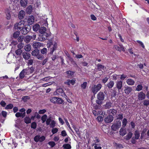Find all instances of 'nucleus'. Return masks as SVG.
<instances>
[{
	"instance_id": "obj_28",
	"label": "nucleus",
	"mask_w": 149,
	"mask_h": 149,
	"mask_svg": "<svg viewBox=\"0 0 149 149\" xmlns=\"http://www.w3.org/2000/svg\"><path fill=\"white\" fill-rule=\"evenodd\" d=\"M30 36L27 35L24 38V41L26 43L29 42L31 40Z\"/></svg>"
},
{
	"instance_id": "obj_37",
	"label": "nucleus",
	"mask_w": 149,
	"mask_h": 149,
	"mask_svg": "<svg viewBox=\"0 0 149 149\" xmlns=\"http://www.w3.org/2000/svg\"><path fill=\"white\" fill-rule=\"evenodd\" d=\"M63 147L64 149H70L71 148L70 145L69 144H64Z\"/></svg>"
},
{
	"instance_id": "obj_4",
	"label": "nucleus",
	"mask_w": 149,
	"mask_h": 149,
	"mask_svg": "<svg viewBox=\"0 0 149 149\" xmlns=\"http://www.w3.org/2000/svg\"><path fill=\"white\" fill-rule=\"evenodd\" d=\"M21 29V33L23 35L27 34L30 30L31 27L29 25H24Z\"/></svg>"
},
{
	"instance_id": "obj_7",
	"label": "nucleus",
	"mask_w": 149,
	"mask_h": 149,
	"mask_svg": "<svg viewBox=\"0 0 149 149\" xmlns=\"http://www.w3.org/2000/svg\"><path fill=\"white\" fill-rule=\"evenodd\" d=\"M121 126V122L120 121H117L116 123L113 124L111 126V130L114 131H116Z\"/></svg>"
},
{
	"instance_id": "obj_1",
	"label": "nucleus",
	"mask_w": 149,
	"mask_h": 149,
	"mask_svg": "<svg viewBox=\"0 0 149 149\" xmlns=\"http://www.w3.org/2000/svg\"><path fill=\"white\" fill-rule=\"evenodd\" d=\"M55 40L54 39L50 40L48 44L49 45L48 47L50 49V53L51 54H52L54 51L57 48V44Z\"/></svg>"
},
{
	"instance_id": "obj_53",
	"label": "nucleus",
	"mask_w": 149,
	"mask_h": 149,
	"mask_svg": "<svg viewBox=\"0 0 149 149\" xmlns=\"http://www.w3.org/2000/svg\"><path fill=\"white\" fill-rule=\"evenodd\" d=\"M24 40V37L23 36H20L18 38V41L19 42H21Z\"/></svg>"
},
{
	"instance_id": "obj_13",
	"label": "nucleus",
	"mask_w": 149,
	"mask_h": 149,
	"mask_svg": "<svg viewBox=\"0 0 149 149\" xmlns=\"http://www.w3.org/2000/svg\"><path fill=\"white\" fill-rule=\"evenodd\" d=\"M42 46V44L39 42H33V47L35 49L39 48Z\"/></svg>"
},
{
	"instance_id": "obj_33",
	"label": "nucleus",
	"mask_w": 149,
	"mask_h": 149,
	"mask_svg": "<svg viewBox=\"0 0 149 149\" xmlns=\"http://www.w3.org/2000/svg\"><path fill=\"white\" fill-rule=\"evenodd\" d=\"M140 132L138 130H136L134 133L135 138L136 139H138L140 136Z\"/></svg>"
},
{
	"instance_id": "obj_35",
	"label": "nucleus",
	"mask_w": 149,
	"mask_h": 149,
	"mask_svg": "<svg viewBox=\"0 0 149 149\" xmlns=\"http://www.w3.org/2000/svg\"><path fill=\"white\" fill-rule=\"evenodd\" d=\"M24 22L23 20H21L18 23H17L18 26L20 27L21 29L24 26Z\"/></svg>"
},
{
	"instance_id": "obj_6",
	"label": "nucleus",
	"mask_w": 149,
	"mask_h": 149,
	"mask_svg": "<svg viewBox=\"0 0 149 149\" xmlns=\"http://www.w3.org/2000/svg\"><path fill=\"white\" fill-rule=\"evenodd\" d=\"M50 100L53 103L59 104H61L63 102V100L61 99L56 97H51Z\"/></svg>"
},
{
	"instance_id": "obj_64",
	"label": "nucleus",
	"mask_w": 149,
	"mask_h": 149,
	"mask_svg": "<svg viewBox=\"0 0 149 149\" xmlns=\"http://www.w3.org/2000/svg\"><path fill=\"white\" fill-rule=\"evenodd\" d=\"M143 104L145 106H148L149 105V100H144L143 101Z\"/></svg>"
},
{
	"instance_id": "obj_10",
	"label": "nucleus",
	"mask_w": 149,
	"mask_h": 149,
	"mask_svg": "<svg viewBox=\"0 0 149 149\" xmlns=\"http://www.w3.org/2000/svg\"><path fill=\"white\" fill-rule=\"evenodd\" d=\"M138 99L142 100L144 99L146 97V95L142 91L138 93Z\"/></svg>"
},
{
	"instance_id": "obj_52",
	"label": "nucleus",
	"mask_w": 149,
	"mask_h": 149,
	"mask_svg": "<svg viewBox=\"0 0 149 149\" xmlns=\"http://www.w3.org/2000/svg\"><path fill=\"white\" fill-rule=\"evenodd\" d=\"M29 99V97L27 96H23L22 98V100L25 102L28 99Z\"/></svg>"
},
{
	"instance_id": "obj_11",
	"label": "nucleus",
	"mask_w": 149,
	"mask_h": 149,
	"mask_svg": "<svg viewBox=\"0 0 149 149\" xmlns=\"http://www.w3.org/2000/svg\"><path fill=\"white\" fill-rule=\"evenodd\" d=\"M116 86L119 92H120V90L123 87V82L121 81H118L116 82Z\"/></svg>"
},
{
	"instance_id": "obj_30",
	"label": "nucleus",
	"mask_w": 149,
	"mask_h": 149,
	"mask_svg": "<svg viewBox=\"0 0 149 149\" xmlns=\"http://www.w3.org/2000/svg\"><path fill=\"white\" fill-rule=\"evenodd\" d=\"M40 26L38 24H36L33 26V30L35 31H37L40 29Z\"/></svg>"
},
{
	"instance_id": "obj_54",
	"label": "nucleus",
	"mask_w": 149,
	"mask_h": 149,
	"mask_svg": "<svg viewBox=\"0 0 149 149\" xmlns=\"http://www.w3.org/2000/svg\"><path fill=\"white\" fill-rule=\"evenodd\" d=\"M87 85V83L86 82H84L83 84L81 85V87L83 89H85L86 88Z\"/></svg>"
},
{
	"instance_id": "obj_60",
	"label": "nucleus",
	"mask_w": 149,
	"mask_h": 149,
	"mask_svg": "<svg viewBox=\"0 0 149 149\" xmlns=\"http://www.w3.org/2000/svg\"><path fill=\"white\" fill-rule=\"evenodd\" d=\"M33 63V60L32 59H30L28 60V65H32Z\"/></svg>"
},
{
	"instance_id": "obj_40",
	"label": "nucleus",
	"mask_w": 149,
	"mask_h": 149,
	"mask_svg": "<svg viewBox=\"0 0 149 149\" xmlns=\"http://www.w3.org/2000/svg\"><path fill=\"white\" fill-rule=\"evenodd\" d=\"M143 86L140 84L136 86L135 90L138 91H139L142 90Z\"/></svg>"
},
{
	"instance_id": "obj_16",
	"label": "nucleus",
	"mask_w": 149,
	"mask_h": 149,
	"mask_svg": "<svg viewBox=\"0 0 149 149\" xmlns=\"http://www.w3.org/2000/svg\"><path fill=\"white\" fill-rule=\"evenodd\" d=\"M25 15V11L23 10H20L18 14V17L19 18L21 19L23 18Z\"/></svg>"
},
{
	"instance_id": "obj_58",
	"label": "nucleus",
	"mask_w": 149,
	"mask_h": 149,
	"mask_svg": "<svg viewBox=\"0 0 149 149\" xmlns=\"http://www.w3.org/2000/svg\"><path fill=\"white\" fill-rule=\"evenodd\" d=\"M23 46L24 44L22 43H19L17 45V47L18 49H21L23 47Z\"/></svg>"
},
{
	"instance_id": "obj_26",
	"label": "nucleus",
	"mask_w": 149,
	"mask_h": 149,
	"mask_svg": "<svg viewBox=\"0 0 149 149\" xmlns=\"http://www.w3.org/2000/svg\"><path fill=\"white\" fill-rule=\"evenodd\" d=\"M56 93L57 94L59 95H61L63 96V95H62V94H63L64 95H65V93H63V89L61 88H59L57 89L56 91Z\"/></svg>"
},
{
	"instance_id": "obj_42",
	"label": "nucleus",
	"mask_w": 149,
	"mask_h": 149,
	"mask_svg": "<svg viewBox=\"0 0 149 149\" xmlns=\"http://www.w3.org/2000/svg\"><path fill=\"white\" fill-rule=\"evenodd\" d=\"M22 52V50L20 49H18L17 50L15 51L16 54L17 55H20Z\"/></svg>"
},
{
	"instance_id": "obj_51",
	"label": "nucleus",
	"mask_w": 149,
	"mask_h": 149,
	"mask_svg": "<svg viewBox=\"0 0 149 149\" xmlns=\"http://www.w3.org/2000/svg\"><path fill=\"white\" fill-rule=\"evenodd\" d=\"M47 49L45 48H44L41 50L40 52L42 54H45L47 53Z\"/></svg>"
},
{
	"instance_id": "obj_21",
	"label": "nucleus",
	"mask_w": 149,
	"mask_h": 149,
	"mask_svg": "<svg viewBox=\"0 0 149 149\" xmlns=\"http://www.w3.org/2000/svg\"><path fill=\"white\" fill-rule=\"evenodd\" d=\"M46 28L44 26H42L39 29V32L40 34H44V33H47L46 32Z\"/></svg>"
},
{
	"instance_id": "obj_57",
	"label": "nucleus",
	"mask_w": 149,
	"mask_h": 149,
	"mask_svg": "<svg viewBox=\"0 0 149 149\" xmlns=\"http://www.w3.org/2000/svg\"><path fill=\"white\" fill-rule=\"evenodd\" d=\"M114 47L117 50H118L119 51H122V49L121 48V47H120L117 45H115Z\"/></svg>"
},
{
	"instance_id": "obj_2",
	"label": "nucleus",
	"mask_w": 149,
	"mask_h": 149,
	"mask_svg": "<svg viewBox=\"0 0 149 149\" xmlns=\"http://www.w3.org/2000/svg\"><path fill=\"white\" fill-rule=\"evenodd\" d=\"M105 95L102 92H99L97 95V100H96V103L99 105H101L102 104V101L104 100Z\"/></svg>"
},
{
	"instance_id": "obj_44",
	"label": "nucleus",
	"mask_w": 149,
	"mask_h": 149,
	"mask_svg": "<svg viewBox=\"0 0 149 149\" xmlns=\"http://www.w3.org/2000/svg\"><path fill=\"white\" fill-rule=\"evenodd\" d=\"M19 34L20 33L19 32L16 31L13 34V36L14 38H17L19 36Z\"/></svg>"
},
{
	"instance_id": "obj_32",
	"label": "nucleus",
	"mask_w": 149,
	"mask_h": 149,
	"mask_svg": "<svg viewBox=\"0 0 149 149\" xmlns=\"http://www.w3.org/2000/svg\"><path fill=\"white\" fill-rule=\"evenodd\" d=\"M15 116L17 117H22V118H23L24 117V113H22L19 112H17Z\"/></svg>"
},
{
	"instance_id": "obj_63",
	"label": "nucleus",
	"mask_w": 149,
	"mask_h": 149,
	"mask_svg": "<svg viewBox=\"0 0 149 149\" xmlns=\"http://www.w3.org/2000/svg\"><path fill=\"white\" fill-rule=\"evenodd\" d=\"M118 78V76L116 74H114L112 76V79L113 80H116Z\"/></svg>"
},
{
	"instance_id": "obj_20",
	"label": "nucleus",
	"mask_w": 149,
	"mask_h": 149,
	"mask_svg": "<svg viewBox=\"0 0 149 149\" xmlns=\"http://www.w3.org/2000/svg\"><path fill=\"white\" fill-rule=\"evenodd\" d=\"M34 21V17L33 15H30L28 19V22L29 24H32Z\"/></svg>"
},
{
	"instance_id": "obj_56",
	"label": "nucleus",
	"mask_w": 149,
	"mask_h": 149,
	"mask_svg": "<svg viewBox=\"0 0 149 149\" xmlns=\"http://www.w3.org/2000/svg\"><path fill=\"white\" fill-rule=\"evenodd\" d=\"M117 119L121 120L123 118V115L122 114H119L116 116Z\"/></svg>"
},
{
	"instance_id": "obj_23",
	"label": "nucleus",
	"mask_w": 149,
	"mask_h": 149,
	"mask_svg": "<svg viewBox=\"0 0 149 149\" xmlns=\"http://www.w3.org/2000/svg\"><path fill=\"white\" fill-rule=\"evenodd\" d=\"M126 83L129 85L132 86L134 85L135 82L133 79H129L127 80Z\"/></svg>"
},
{
	"instance_id": "obj_17",
	"label": "nucleus",
	"mask_w": 149,
	"mask_h": 149,
	"mask_svg": "<svg viewBox=\"0 0 149 149\" xmlns=\"http://www.w3.org/2000/svg\"><path fill=\"white\" fill-rule=\"evenodd\" d=\"M107 112L110 114H111L112 116H114L116 114L117 111L114 109H111L107 110Z\"/></svg>"
},
{
	"instance_id": "obj_22",
	"label": "nucleus",
	"mask_w": 149,
	"mask_h": 149,
	"mask_svg": "<svg viewBox=\"0 0 149 149\" xmlns=\"http://www.w3.org/2000/svg\"><path fill=\"white\" fill-rule=\"evenodd\" d=\"M27 3V0H21L20 1L21 6L23 7H25Z\"/></svg>"
},
{
	"instance_id": "obj_5",
	"label": "nucleus",
	"mask_w": 149,
	"mask_h": 149,
	"mask_svg": "<svg viewBox=\"0 0 149 149\" xmlns=\"http://www.w3.org/2000/svg\"><path fill=\"white\" fill-rule=\"evenodd\" d=\"M49 34L47 33L40 34L38 38V40L40 41H43L47 39L49 36Z\"/></svg>"
},
{
	"instance_id": "obj_36",
	"label": "nucleus",
	"mask_w": 149,
	"mask_h": 149,
	"mask_svg": "<svg viewBox=\"0 0 149 149\" xmlns=\"http://www.w3.org/2000/svg\"><path fill=\"white\" fill-rule=\"evenodd\" d=\"M47 116L46 114L44 115L42 117L41 119L42 123H44L46 121Z\"/></svg>"
},
{
	"instance_id": "obj_25",
	"label": "nucleus",
	"mask_w": 149,
	"mask_h": 149,
	"mask_svg": "<svg viewBox=\"0 0 149 149\" xmlns=\"http://www.w3.org/2000/svg\"><path fill=\"white\" fill-rule=\"evenodd\" d=\"M25 69L26 70V72L28 74L29 73H33L34 71V68L33 67H31L30 68H27Z\"/></svg>"
},
{
	"instance_id": "obj_59",
	"label": "nucleus",
	"mask_w": 149,
	"mask_h": 149,
	"mask_svg": "<svg viewBox=\"0 0 149 149\" xmlns=\"http://www.w3.org/2000/svg\"><path fill=\"white\" fill-rule=\"evenodd\" d=\"M34 117L37 119H39L40 118V116L37 112H35L34 113Z\"/></svg>"
},
{
	"instance_id": "obj_27",
	"label": "nucleus",
	"mask_w": 149,
	"mask_h": 149,
	"mask_svg": "<svg viewBox=\"0 0 149 149\" xmlns=\"http://www.w3.org/2000/svg\"><path fill=\"white\" fill-rule=\"evenodd\" d=\"M124 127H122L119 131L120 134L121 136H123L126 134V131L125 130Z\"/></svg>"
},
{
	"instance_id": "obj_24",
	"label": "nucleus",
	"mask_w": 149,
	"mask_h": 149,
	"mask_svg": "<svg viewBox=\"0 0 149 149\" xmlns=\"http://www.w3.org/2000/svg\"><path fill=\"white\" fill-rule=\"evenodd\" d=\"M114 85V81L111 80L107 84V86L109 88H111L113 87Z\"/></svg>"
},
{
	"instance_id": "obj_46",
	"label": "nucleus",
	"mask_w": 149,
	"mask_h": 149,
	"mask_svg": "<svg viewBox=\"0 0 149 149\" xmlns=\"http://www.w3.org/2000/svg\"><path fill=\"white\" fill-rule=\"evenodd\" d=\"M14 28L15 29H17L18 31H21V28L20 27L18 26L17 23H16L14 24Z\"/></svg>"
},
{
	"instance_id": "obj_39",
	"label": "nucleus",
	"mask_w": 149,
	"mask_h": 149,
	"mask_svg": "<svg viewBox=\"0 0 149 149\" xmlns=\"http://www.w3.org/2000/svg\"><path fill=\"white\" fill-rule=\"evenodd\" d=\"M133 134L131 132H129L125 137L127 140L130 139L132 137Z\"/></svg>"
},
{
	"instance_id": "obj_43",
	"label": "nucleus",
	"mask_w": 149,
	"mask_h": 149,
	"mask_svg": "<svg viewBox=\"0 0 149 149\" xmlns=\"http://www.w3.org/2000/svg\"><path fill=\"white\" fill-rule=\"evenodd\" d=\"M97 68L98 70L100 71L101 69H104V66L102 65L99 63L97 65Z\"/></svg>"
},
{
	"instance_id": "obj_47",
	"label": "nucleus",
	"mask_w": 149,
	"mask_h": 149,
	"mask_svg": "<svg viewBox=\"0 0 149 149\" xmlns=\"http://www.w3.org/2000/svg\"><path fill=\"white\" fill-rule=\"evenodd\" d=\"M36 56L38 59L40 60H42L44 58L43 55L40 53L38 54Z\"/></svg>"
},
{
	"instance_id": "obj_61",
	"label": "nucleus",
	"mask_w": 149,
	"mask_h": 149,
	"mask_svg": "<svg viewBox=\"0 0 149 149\" xmlns=\"http://www.w3.org/2000/svg\"><path fill=\"white\" fill-rule=\"evenodd\" d=\"M19 111L21 113H24V116H25V115H26V112H25V109L24 108H22L21 109H20L19 110Z\"/></svg>"
},
{
	"instance_id": "obj_31",
	"label": "nucleus",
	"mask_w": 149,
	"mask_h": 149,
	"mask_svg": "<svg viewBox=\"0 0 149 149\" xmlns=\"http://www.w3.org/2000/svg\"><path fill=\"white\" fill-rule=\"evenodd\" d=\"M24 121L27 124L31 123V119L29 117L26 116L24 118Z\"/></svg>"
},
{
	"instance_id": "obj_62",
	"label": "nucleus",
	"mask_w": 149,
	"mask_h": 149,
	"mask_svg": "<svg viewBox=\"0 0 149 149\" xmlns=\"http://www.w3.org/2000/svg\"><path fill=\"white\" fill-rule=\"evenodd\" d=\"M48 144L51 146V147H54L55 145V143L53 141H50L48 143Z\"/></svg>"
},
{
	"instance_id": "obj_50",
	"label": "nucleus",
	"mask_w": 149,
	"mask_h": 149,
	"mask_svg": "<svg viewBox=\"0 0 149 149\" xmlns=\"http://www.w3.org/2000/svg\"><path fill=\"white\" fill-rule=\"evenodd\" d=\"M56 123L54 120H52L51 121V123H50V127H54Z\"/></svg>"
},
{
	"instance_id": "obj_9",
	"label": "nucleus",
	"mask_w": 149,
	"mask_h": 149,
	"mask_svg": "<svg viewBox=\"0 0 149 149\" xmlns=\"http://www.w3.org/2000/svg\"><path fill=\"white\" fill-rule=\"evenodd\" d=\"M113 120V117L112 115H109L105 117L104 119L105 122L108 123L111 122Z\"/></svg>"
},
{
	"instance_id": "obj_38",
	"label": "nucleus",
	"mask_w": 149,
	"mask_h": 149,
	"mask_svg": "<svg viewBox=\"0 0 149 149\" xmlns=\"http://www.w3.org/2000/svg\"><path fill=\"white\" fill-rule=\"evenodd\" d=\"M127 122V119L125 118H124L122 121V127H124L126 126Z\"/></svg>"
},
{
	"instance_id": "obj_41",
	"label": "nucleus",
	"mask_w": 149,
	"mask_h": 149,
	"mask_svg": "<svg viewBox=\"0 0 149 149\" xmlns=\"http://www.w3.org/2000/svg\"><path fill=\"white\" fill-rule=\"evenodd\" d=\"M52 117H49L48 118H47L46 121V123L47 125H49L50 124V122L52 121Z\"/></svg>"
},
{
	"instance_id": "obj_18",
	"label": "nucleus",
	"mask_w": 149,
	"mask_h": 149,
	"mask_svg": "<svg viewBox=\"0 0 149 149\" xmlns=\"http://www.w3.org/2000/svg\"><path fill=\"white\" fill-rule=\"evenodd\" d=\"M112 104L110 102H107L106 103L103 105V107L105 109H108L112 107Z\"/></svg>"
},
{
	"instance_id": "obj_15",
	"label": "nucleus",
	"mask_w": 149,
	"mask_h": 149,
	"mask_svg": "<svg viewBox=\"0 0 149 149\" xmlns=\"http://www.w3.org/2000/svg\"><path fill=\"white\" fill-rule=\"evenodd\" d=\"M26 71V70L24 69H23L20 72L19 74V76L21 79H23L26 74H28Z\"/></svg>"
},
{
	"instance_id": "obj_49",
	"label": "nucleus",
	"mask_w": 149,
	"mask_h": 149,
	"mask_svg": "<svg viewBox=\"0 0 149 149\" xmlns=\"http://www.w3.org/2000/svg\"><path fill=\"white\" fill-rule=\"evenodd\" d=\"M36 126L37 124L36 122H33L31 123V127L32 128L35 129L36 128Z\"/></svg>"
},
{
	"instance_id": "obj_3",
	"label": "nucleus",
	"mask_w": 149,
	"mask_h": 149,
	"mask_svg": "<svg viewBox=\"0 0 149 149\" xmlns=\"http://www.w3.org/2000/svg\"><path fill=\"white\" fill-rule=\"evenodd\" d=\"M102 86V85L100 84H98L97 85H93L91 89L93 94L95 95L101 89Z\"/></svg>"
},
{
	"instance_id": "obj_14",
	"label": "nucleus",
	"mask_w": 149,
	"mask_h": 149,
	"mask_svg": "<svg viewBox=\"0 0 149 149\" xmlns=\"http://www.w3.org/2000/svg\"><path fill=\"white\" fill-rule=\"evenodd\" d=\"M22 56L25 60H27L30 58L31 54L29 53L24 52L22 53Z\"/></svg>"
},
{
	"instance_id": "obj_12",
	"label": "nucleus",
	"mask_w": 149,
	"mask_h": 149,
	"mask_svg": "<svg viewBox=\"0 0 149 149\" xmlns=\"http://www.w3.org/2000/svg\"><path fill=\"white\" fill-rule=\"evenodd\" d=\"M133 91L132 87L127 86L125 88L124 91L127 95H129Z\"/></svg>"
},
{
	"instance_id": "obj_48",
	"label": "nucleus",
	"mask_w": 149,
	"mask_h": 149,
	"mask_svg": "<svg viewBox=\"0 0 149 149\" xmlns=\"http://www.w3.org/2000/svg\"><path fill=\"white\" fill-rule=\"evenodd\" d=\"M113 144L117 148H123L122 145L120 144L114 143H113Z\"/></svg>"
},
{
	"instance_id": "obj_29",
	"label": "nucleus",
	"mask_w": 149,
	"mask_h": 149,
	"mask_svg": "<svg viewBox=\"0 0 149 149\" xmlns=\"http://www.w3.org/2000/svg\"><path fill=\"white\" fill-rule=\"evenodd\" d=\"M39 53V50L38 49H35L32 52L31 54L33 56H36Z\"/></svg>"
},
{
	"instance_id": "obj_34",
	"label": "nucleus",
	"mask_w": 149,
	"mask_h": 149,
	"mask_svg": "<svg viewBox=\"0 0 149 149\" xmlns=\"http://www.w3.org/2000/svg\"><path fill=\"white\" fill-rule=\"evenodd\" d=\"M24 48L26 51H29L31 49V45L30 44L27 45L25 46Z\"/></svg>"
},
{
	"instance_id": "obj_8",
	"label": "nucleus",
	"mask_w": 149,
	"mask_h": 149,
	"mask_svg": "<svg viewBox=\"0 0 149 149\" xmlns=\"http://www.w3.org/2000/svg\"><path fill=\"white\" fill-rule=\"evenodd\" d=\"M45 139V137L44 136H40V135L36 136L34 138V140L36 142H42Z\"/></svg>"
},
{
	"instance_id": "obj_55",
	"label": "nucleus",
	"mask_w": 149,
	"mask_h": 149,
	"mask_svg": "<svg viewBox=\"0 0 149 149\" xmlns=\"http://www.w3.org/2000/svg\"><path fill=\"white\" fill-rule=\"evenodd\" d=\"M66 73L67 74H68L69 76H72V75H73L74 74V72H73L72 71H71L70 70H69L68 71H67L66 72Z\"/></svg>"
},
{
	"instance_id": "obj_19",
	"label": "nucleus",
	"mask_w": 149,
	"mask_h": 149,
	"mask_svg": "<svg viewBox=\"0 0 149 149\" xmlns=\"http://www.w3.org/2000/svg\"><path fill=\"white\" fill-rule=\"evenodd\" d=\"M33 11L32 6L31 5L29 6L26 9V13L28 14H30Z\"/></svg>"
},
{
	"instance_id": "obj_45",
	"label": "nucleus",
	"mask_w": 149,
	"mask_h": 149,
	"mask_svg": "<svg viewBox=\"0 0 149 149\" xmlns=\"http://www.w3.org/2000/svg\"><path fill=\"white\" fill-rule=\"evenodd\" d=\"M13 107V104H10L6 105L5 108L6 109H12Z\"/></svg>"
}]
</instances>
